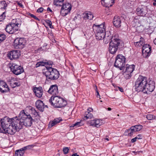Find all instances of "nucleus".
I'll return each instance as SVG.
<instances>
[{"label": "nucleus", "instance_id": "7ed1b4c3", "mask_svg": "<svg viewBox=\"0 0 156 156\" xmlns=\"http://www.w3.org/2000/svg\"><path fill=\"white\" fill-rule=\"evenodd\" d=\"M49 102L52 105L56 108H62L67 104L66 100L58 96H51L49 100Z\"/></svg>", "mask_w": 156, "mask_h": 156}, {"label": "nucleus", "instance_id": "58836bf2", "mask_svg": "<svg viewBox=\"0 0 156 156\" xmlns=\"http://www.w3.org/2000/svg\"><path fill=\"white\" fill-rule=\"evenodd\" d=\"M6 38V36L4 34H0V43L4 40Z\"/></svg>", "mask_w": 156, "mask_h": 156}, {"label": "nucleus", "instance_id": "412c9836", "mask_svg": "<svg viewBox=\"0 0 156 156\" xmlns=\"http://www.w3.org/2000/svg\"><path fill=\"white\" fill-rule=\"evenodd\" d=\"M35 105L36 108L41 112L44 111L45 106L47 107V105H44L43 101L40 100H37L35 103Z\"/></svg>", "mask_w": 156, "mask_h": 156}, {"label": "nucleus", "instance_id": "b1692460", "mask_svg": "<svg viewBox=\"0 0 156 156\" xmlns=\"http://www.w3.org/2000/svg\"><path fill=\"white\" fill-rule=\"evenodd\" d=\"M113 23L114 25L117 27H119L121 26V20L119 16H115L113 19Z\"/></svg>", "mask_w": 156, "mask_h": 156}, {"label": "nucleus", "instance_id": "864d4df0", "mask_svg": "<svg viewBox=\"0 0 156 156\" xmlns=\"http://www.w3.org/2000/svg\"><path fill=\"white\" fill-rule=\"evenodd\" d=\"M34 108L32 107L31 106H27L26 107V109L27 110H31V111H32V110H33V109H34Z\"/></svg>", "mask_w": 156, "mask_h": 156}, {"label": "nucleus", "instance_id": "4d7b16f0", "mask_svg": "<svg viewBox=\"0 0 156 156\" xmlns=\"http://www.w3.org/2000/svg\"><path fill=\"white\" fill-rule=\"evenodd\" d=\"M118 89H119V90H120L121 92H123V88H122L118 87Z\"/></svg>", "mask_w": 156, "mask_h": 156}, {"label": "nucleus", "instance_id": "de8ad7c7", "mask_svg": "<svg viewBox=\"0 0 156 156\" xmlns=\"http://www.w3.org/2000/svg\"><path fill=\"white\" fill-rule=\"evenodd\" d=\"M30 147H31V146H30V145H28V146H26L25 147H23L21 148V150L22 151H24L25 150H26L27 149H28Z\"/></svg>", "mask_w": 156, "mask_h": 156}, {"label": "nucleus", "instance_id": "cd10ccee", "mask_svg": "<svg viewBox=\"0 0 156 156\" xmlns=\"http://www.w3.org/2000/svg\"><path fill=\"white\" fill-rule=\"evenodd\" d=\"M144 43V40L143 38L141 37L140 38V40L139 41L136 42L134 43V44L136 46L140 47Z\"/></svg>", "mask_w": 156, "mask_h": 156}, {"label": "nucleus", "instance_id": "5fc2aeb1", "mask_svg": "<svg viewBox=\"0 0 156 156\" xmlns=\"http://www.w3.org/2000/svg\"><path fill=\"white\" fill-rule=\"evenodd\" d=\"M137 139H141L142 138V136L141 134H139L136 137Z\"/></svg>", "mask_w": 156, "mask_h": 156}, {"label": "nucleus", "instance_id": "13d9d810", "mask_svg": "<svg viewBox=\"0 0 156 156\" xmlns=\"http://www.w3.org/2000/svg\"><path fill=\"white\" fill-rule=\"evenodd\" d=\"M106 138H105L104 139V141L107 140V141H108L109 140V139L108 138V136H106Z\"/></svg>", "mask_w": 156, "mask_h": 156}, {"label": "nucleus", "instance_id": "ddd939ff", "mask_svg": "<svg viewBox=\"0 0 156 156\" xmlns=\"http://www.w3.org/2000/svg\"><path fill=\"white\" fill-rule=\"evenodd\" d=\"M93 28L94 32H105V23H103L98 25L94 24L93 25Z\"/></svg>", "mask_w": 156, "mask_h": 156}, {"label": "nucleus", "instance_id": "a18cd8bd", "mask_svg": "<svg viewBox=\"0 0 156 156\" xmlns=\"http://www.w3.org/2000/svg\"><path fill=\"white\" fill-rule=\"evenodd\" d=\"M69 13L70 12L71 10L73 9H75V7L73 6V5H72L71 4L69 3Z\"/></svg>", "mask_w": 156, "mask_h": 156}, {"label": "nucleus", "instance_id": "ea45409f", "mask_svg": "<svg viewBox=\"0 0 156 156\" xmlns=\"http://www.w3.org/2000/svg\"><path fill=\"white\" fill-rule=\"evenodd\" d=\"M45 21L51 28H54L53 26L52 25V22L50 20H46Z\"/></svg>", "mask_w": 156, "mask_h": 156}, {"label": "nucleus", "instance_id": "e433bc0d", "mask_svg": "<svg viewBox=\"0 0 156 156\" xmlns=\"http://www.w3.org/2000/svg\"><path fill=\"white\" fill-rule=\"evenodd\" d=\"M133 126L136 132L140 131L143 127L142 126L140 125H136Z\"/></svg>", "mask_w": 156, "mask_h": 156}, {"label": "nucleus", "instance_id": "1a4fd4ad", "mask_svg": "<svg viewBox=\"0 0 156 156\" xmlns=\"http://www.w3.org/2000/svg\"><path fill=\"white\" fill-rule=\"evenodd\" d=\"M25 43V42L23 39L18 38L14 40L13 45L16 48L21 49L23 48Z\"/></svg>", "mask_w": 156, "mask_h": 156}, {"label": "nucleus", "instance_id": "6ab92c4d", "mask_svg": "<svg viewBox=\"0 0 156 156\" xmlns=\"http://www.w3.org/2000/svg\"><path fill=\"white\" fill-rule=\"evenodd\" d=\"M48 92L53 95H57L58 92L57 86L56 85H51L48 90Z\"/></svg>", "mask_w": 156, "mask_h": 156}, {"label": "nucleus", "instance_id": "c85d7f7f", "mask_svg": "<svg viewBox=\"0 0 156 156\" xmlns=\"http://www.w3.org/2000/svg\"><path fill=\"white\" fill-rule=\"evenodd\" d=\"M128 131L129 132L128 135L130 136H132L134 133L136 132L133 126H131L130 129H129Z\"/></svg>", "mask_w": 156, "mask_h": 156}, {"label": "nucleus", "instance_id": "20e7f679", "mask_svg": "<svg viewBox=\"0 0 156 156\" xmlns=\"http://www.w3.org/2000/svg\"><path fill=\"white\" fill-rule=\"evenodd\" d=\"M47 71L44 73L48 80L57 79L59 76L58 71L51 67H46Z\"/></svg>", "mask_w": 156, "mask_h": 156}, {"label": "nucleus", "instance_id": "f3484780", "mask_svg": "<svg viewBox=\"0 0 156 156\" xmlns=\"http://www.w3.org/2000/svg\"><path fill=\"white\" fill-rule=\"evenodd\" d=\"M9 88L7 84L3 81L0 80V91L2 93L9 91Z\"/></svg>", "mask_w": 156, "mask_h": 156}, {"label": "nucleus", "instance_id": "052dcab7", "mask_svg": "<svg viewBox=\"0 0 156 156\" xmlns=\"http://www.w3.org/2000/svg\"><path fill=\"white\" fill-rule=\"evenodd\" d=\"M96 92L97 93V97L99 98L100 97V95H99L98 92L97 90Z\"/></svg>", "mask_w": 156, "mask_h": 156}, {"label": "nucleus", "instance_id": "7c9ffc66", "mask_svg": "<svg viewBox=\"0 0 156 156\" xmlns=\"http://www.w3.org/2000/svg\"><path fill=\"white\" fill-rule=\"evenodd\" d=\"M24 153V151H22L20 149L16 151L15 156H22Z\"/></svg>", "mask_w": 156, "mask_h": 156}, {"label": "nucleus", "instance_id": "0eeeda50", "mask_svg": "<svg viewBox=\"0 0 156 156\" xmlns=\"http://www.w3.org/2000/svg\"><path fill=\"white\" fill-rule=\"evenodd\" d=\"M125 57L122 55H119L117 56L114 63V66L119 68L120 70L122 69V68L124 66L125 63Z\"/></svg>", "mask_w": 156, "mask_h": 156}, {"label": "nucleus", "instance_id": "f03ea898", "mask_svg": "<svg viewBox=\"0 0 156 156\" xmlns=\"http://www.w3.org/2000/svg\"><path fill=\"white\" fill-rule=\"evenodd\" d=\"M147 84V78L142 76H139L134 84L135 90L138 92L144 91Z\"/></svg>", "mask_w": 156, "mask_h": 156}, {"label": "nucleus", "instance_id": "a211bd4d", "mask_svg": "<svg viewBox=\"0 0 156 156\" xmlns=\"http://www.w3.org/2000/svg\"><path fill=\"white\" fill-rule=\"evenodd\" d=\"M110 40L111 41L109 44L118 47L121 42L120 39L117 38L115 35L113 36L111 38H110Z\"/></svg>", "mask_w": 156, "mask_h": 156}, {"label": "nucleus", "instance_id": "3c124183", "mask_svg": "<svg viewBox=\"0 0 156 156\" xmlns=\"http://www.w3.org/2000/svg\"><path fill=\"white\" fill-rule=\"evenodd\" d=\"M44 9L42 7H40L37 9V12H38L41 13L43 11Z\"/></svg>", "mask_w": 156, "mask_h": 156}, {"label": "nucleus", "instance_id": "39448f33", "mask_svg": "<svg viewBox=\"0 0 156 156\" xmlns=\"http://www.w3.org/2000/svg\"><path fill=\"white\" fill-rule=\"evenodd\" d=\"M19 19H13L11 22L6 26L5 31L9 34H13L19 29L20 24Z\"/></svg>", "mask_w": 156, "mask_h": 156}, {"label": "nucleus", "instance_id": "37998d69", "mask_svg": "<svg viewBox=\"0 0 156 156\" xmlns=\"http://www.w3.org/2000/svg\"><path fill=\"white\" fill-rule=\"evenodd\" d=\"M28 15L29 16H30L31 17L37 20H38V21L40 20L37 17H36V16H35L34 15V14L29 13V14H28Z\"/></svg>", "mask_w": 156, "mask_h": 156}, {"label": "nucleus", "instance_id": "2eb2a0df", "mask_svg": "<svg viewBox=\"0 0 156 156\" xmlns=\"http://www.w3.org/2000/svg\"><path fill=\"white\" fill-rule=\"evenodd\" d=\"M20 54L17 50L12 51H10L7 54V57L10 60L16 59L19 58Z\"/></svg>", "mask_w": 156, "mask_h": 156}, {"label": "nucleus", "instance_id": "680f3d73", "mask_svg": "<svg viewBox=\"0 0 156 156\" xmlns=\"http://www.w3.org/2000/svg\"><path fill=\"white\" fill-rule=\"evenodd\" d=\"M87 110L88 111L90 112H91L93 111V109L92 108H90L87 109Z\"/></svg>", "mask_w": 156, "mask_h": 156}, {"label": "nucleus", "instance_id": "774afa93", "mask_svg": "<svg viewBox=\"0 0 156 156\" xmlns=\"http://www.w3.org/2000/svg\"><path fill=\"white\" fill-rule=\"evenodd\" d=\"M154 43L156 45V38L155 39L154 41Z\"/></svg>", "mask_w": 156, "mask_h": 156}, {"label": "nucleus", "instance_id": "69168bd1", "mask_svg": "<svg viewBox=\"0 0 156 156\" xmlns=\"http://www.w3.org/2000/svg\"><path fill=\"white\" fill-rule=\"evenodd\" d=\"M153 1L154 2H153V4L155 6L156 5V0H153Z\"/></svg>", "mask_w": 156, "mask_h": 156}, {"label": "nucleus", "instance_id": "f8f14e48", "mask_svg": "<svg viewBox=\"0 0 156 156\" xmlns=\"http://www.w3.org/2000/svg\"><path fill=\"white\" fill-rule=\"evenodd\" d=\"M151 47L149 44L143 45L142 52L144 56L146 58L150 55L151 53Z\"/></svg>", "mask_w": 156, "mask_h": 156}, {"label": "nucleus", "instance_id": "6e6552de", "mask_svg": "<svg viewBox=\"0 0 156 156\" xmlns=\"http://www.w3.org/2000/svg\"><path fill=\"white\" fill-rule=\"evenodd\" d=\"M147 6L141 5L139 6L136 10V13L139 16H146L148 12Z\"/></svg>", "mask_w": 156, "mask_h": 156}, {"label": "nucleus", "instance_id": "c756f323", "mask_svg": "<svg viewBox=\"0 0 156 156\" xmlns=\"http://www.w3.org/2000/svg\"><path fill=\"white\" fill-rule=\"evenodd\" d=\"M46 65V60H43V61H40L37 62L36 65V68L40 66H44Z\"/></svg>", "mask_w": 156, "mask_h": 156}, {"label": "nucleus", "instance_id": "603ef678", "mask_svg": "<svg viewBox=\"0 0 156 156\" xmlns=\"http://www.w3.org/2000/svg\"><path fill=\"white\" fill-rule=\"evenodd\" d=\"M46 65H48L49 66L53 64V62L52 61L46 60Z\"/></svg>", "mask_w": 156, "mask_h": 156}, {"label": "nucleus", "instance_id": "f257e3e1", "mask_svg": "<svg viewBox=\"0 0 156 156\" xmlns=\"http://www.w3.org/2000/svg\"><path fill=\"white\" fill-rule=\"evenodd\" d=\"M19 117L20 119H18L13 121L12 123L9 124L5 129H0V133L13 135L18 129H22L25 123H26V125L28 126H31L32 125L33 119L32 117L27 113H25L24 110L20 112Z\"/></svg>", "mask_w": 156, "mask_h": 156}, {"label": "nucleus", "instance_id": "72a5a7b5", "mask_svg": "<svg viewBox=\"0 0 156 156\" xmlns=\"http://www.w3.org/2000/svg\"><path fill=\"white\" fill-rule=\"evenodd\" d=\"M7 4L5 1H2L0 2V9H6Z\"/></svg>", "mask_w": 156, "mask_h": 156}, {"label": "nucleus", "instance_id": "6e6d98bb", "mask_svg": "<svg viewBox=\"0 0 156 156\" xmlns=\"http://www.w3.org/2000/svg\"><path fill=\"white\" fill-rule=\"evenodd\" d=\"M137 139V137H136L135 138H133L131 140V142L133 143L136 140V139Z\"/></svg>", "mask_w": 156, "mask_h": 156}, {"label": "nucleus", "instance_id": "e2e57ef3", "mask_svg": "<svg viewBox=\"0 0 156 156\" xmlns=\"http://www.w3.org/2000/svg\"><path fill=\"white\" fill-rule=\"evenodd\" d=\"M18 4L21 7H23V5H22V4L21 3L19 2L18 3Z\"/></svg>", "mask_w": 156, "mask_h": 156}, {"label": "nucleus", "instance_id": "c9c22d12", "mask_svg": "<svg viewBox=\"0 0 156 156\" xmlns=\"http://www.w3.org/2000/svg\"><path fill=\"white\" fill-rule=\"evenodd\" d=\"M64 0H54V3L55 5L56 6H61L62 5L60 4V3H62Z\"/></svg>", "mask_w": 156, "mask_h": 156}, {"label": "nucleus", "instance_id": "423d86ee", "mask_svg": "<svg viewBox=\"0 0 156 156\" xmlns=\"http://www.w3.org/2000/svg\"><path fill=\"white\" fill-rule=\"evenodd\" d=\"M18 119V118L17 116L11 118H9L7 116L4 117L0 120L1 125L2 128V129H5L9 126V124L12 123V122L13 121Z\"/></svg>", "mask_w": 156, "mask_h": 156}, {"label": "nucleus", "instance_id": "f704fd0d", "mask_svg": "<svg viewBox=\"0 0 156 156\" xmlns=\"http://www.w3.org/2000/svg\"><path fill=\"white\" fill-rule=\"evenodd\" d=\"M31 114L34 116V117H37V118H38V117L39 116L38 112L35 110L34 108L33 109V110H32Z\"/></svg>", "mask_w": 156, "mask_h": 156}, {"label": "nucleus", "instance_id": "8fccbe9b", "mask_svg": "<svg viewBox=\"0 0 156 156\" xmlns=\"http://www.w3.org/2000/svg\"><path fill=\"white\" fill-rule=\"evenodd\" d=\"M20 85V83L19 82H15L13 84V87H16L19 86Z\"/></svg>", "mask_w": 156, "mask_h": 156}, {"label": "nucleus", "instance_id": "4468645a", "mask_svg": "<svg viewBox=\"0 0 156 156\" xmlns=\"http://www.w3.org/2000/svg\"><path fill=\"white\" fill-rule=\"evenodd\" d=\"M155 88L154 83L153 81H150L149 83L147 82L146 87L145 88L144 93L148 94L153 91Z\"/></svg>", "mask_w": 156, "mask_h": 156}, {"label": "nucleus", "instance_id": "0e129e2a", "mask_svg": "<svg viewBox=\"0 0 156 156\" xmlns=\"http://www.w3.org/2000/svg\"><path fill=\"white\" fill-rule=\"evenodd\" d=\"M70 127L71 128V129H73V128H72V127H76V126H74V124H73V125H71V126H70Z\"/></svg>", "mask_w": 156, "mask_h": 156}, {"label": "nucleus", "instance_id": "5701e85b", "mask_svg": "<svg viewBox=\"0 0 156 156\" xmlns=\"http://www.w3.org/2000/svg\"><path fill=\"white\" fill-rule=\"evenodd\" d=\"M115 0H101V4L106 7H109L112 6L114 3Z\"/></svg>", "mask_w": 156, "mask_h": 156}, {"label": "nucleus", "instance_id": "c03bdc74", "mask_svg": "<svg viewBox=\"0 0 156 156\" xmlns=\"http://www.w3.org/2000/svg\"><path fill=\"white\" fill-rule=\"evenodd\" d=\"M63 151L64 154H67L68 152V147H65L64 148Z\"/></svg>", "mask_w": 156, "mask_h": 156}, {"label": "nucleus", "instance_id": "2f4dec72", "mask_svg": "<svg viewBox=\"0 0 156 156\" xmlns=\"http://www.w3.org/2000/svg\"><path fill=\"white\" fill-rule=\"evenodd\" d=\"M85 115L84 117V119L86 120L88 119H91L93 116V115L89 112H85Z\"/></svg>", "mask_w": 156, "mask_h": 156}, {"label": "nucleus", "instance_id": "9b49d317", "mask_svg": "<svg viewBox=\"0 0 156 156\" xmlns=\"http://www.w3.org/2000/svg\"><path fill=\"white\" fill-rule=\"evenodd\" d=\"M95 33L96 37L97 40H100L103 39L105 43H108L110 41V37L108 36H107V38L105 37V32Z\"/></svg>", "mask_w": 156, "mask_h": 156}, {"label": "nucleus", "instance_id": "473e14b6", "mask_svg": "<svg viewBox=\"0 0 156 156\" xmlns=\"http://www.w3.org/2000/svg\"><path fill=\"white\" fill-rule=\"evenodd\" d=\"M123 75L126 79H130L131 76V74L126 71L123 73Z\"/></svg>", "mask_w": 156, "mask_h": 156}, {"label": "nucleus", "instance_id": "aec40b11", "mask_svg": "<svg viewBox=\"0 0 156 156\" xmlns=\"http://www.w3.org/2000/svg\"><path fill=\"white\" fill-rule=\"evenodd\" d=\"M68 3L63 4L61 10V14L63 16L68 13Z\"/></svg>", "mask_w": 156, "mask_h": 156}, {"label": "nucleus", "instance_id": "09e8293b", "mask_svg": "<svg viewBox=\"0 0 156 156\" xmlns=\"http://www.w3.org/2000/svg\"><path fill=\"white\" fill-rule=\"evenodd\" d=\"M74 126H76V127H78L81 126V123L80 122H77L74 124Z\"/></svg>", "mask_w": 156, "mask_h": 156}, {"label": "nucleus", "instance_id": "9d476101", "mask_svg": "<svg viewBox=\"0 0 156 156\" xmlns=\"http://www.w3.org/2000/svg\"><path fill=\"white\" fill-rule=\"evenodd\" d=\"M12 72L16 75H19L23 72L24 70L22 67L17 65L13 64L11 67Z\"/></svg>", "mask_w": 156, "mask_h": 156}, {"label": "nucleus", "instance_id": "338daca9", "mask_svg": "<svg viewBox=\"0 0 156 156\" xmlns=\"http://www.w3.org/2000/svg\"><path fill=\"white\" fill-rule=\"evenodd\" d=\"M72 156H79L78 155H77V154H74L72 155Z\"/></svg>", "mask_w": 156, "mask_h": 156}, {"label": "nucleus", "instance_id": "4be33fe9", "mask_svg": "<svg viewBox=\"0 0 156 156\" xmlns=\"http://www.w3.org/2000/svg\"><path fill=\"white\" fill-rule=\"evenodd\" d=\"M33 90L37 97L40 98L43 95V89L41 87H34L33 89Z\"/></svg>", "mask_w": 156, "mask_h": 156}, {"label": "nucleus", "instance_id": "79ce46f5", "mask_svg": "<svg viewBox=\"0 0 156 156\" xmlns=\"http://www.w3.org/2000/svg\"><path fill=\"white\" fill-rule=\"evenodd\" d=\"M5 12H3L0 15V21H2L5 19Z\"/></svg>", "mask_w": 156, "mask_h": 156}, {"label": "nucleus", "instance_id": "dca6fc26", "mask_svg": "<svg viewBox=\"0 0 156 156\" xmlns=\"http://www.w3.org/2000/svg\"><path fill=\"white\" fill-rule=\"evenodd\" d=\"M102 121L101 119H98L90 120L89 122L90 126L98 128L103 124Z\"/></svg>", "mask_w": 156, "mask_h": 156}, {"label": "nucleus", "instance_id": "bb28decb", "mask_svg": "<svg viewBox=\"0 0 156 156\" xmlns=\"http://www.w3.org/2000/svg\"><path fill=\"white\" fill-rule=\"evenodd\" d=\"M134 68L135 66L134 65H129L127 64L126 65L125 71L131 74L134 70Z\"/></svg>", "mask_w": 156, "mask_h": 156}, {"label": "nucleus", "instance_id": "bf43d9fd", "mask_svg": "<svg viewBox=\"0 0 156 156\" xmlns=\"http://www.w3.org/2000/svg\"><path fill=\"white\" fill-rule=\"evenodd\" d=\"M47 10L48 11H49L50 12H52V10L51 9L49 8V7H48L47 8Z\"/></svg>", "mask_w": 156, "mask_h": 156}, {"label": "nucleus", "instance_id": "a19ab883", "mask_svg": "<svg viewBox=\"0 0 156 156\" xmlns=\"http://www.w3.org/2000/svg\"><path fill=\"white\" fill-rule=\"evenodd\" d=\"M55 124H56L54 121H50L48 124V127L50 128Z\"/></svg>", "mask_w": 156, "mask_h": 156}, {"label": "nucleus", "instance_id": "393cba45", "mask_svg": "<svg viewBox=\"0 0 156 156\" xmlns=\"http://www.w3.org/2000/svg\"><path fill=\"white\" fill-rule=\"evenodd\" d=\"M83 18L85 20H91L94 17V16L92 12L90 11L85 12L83 14Z\"/></svg>", "mask_w": 156, "mask_h": 156}, {"label": "nucleus", "instance_id": "4c0bfd02", "mask_svg": "<svg viewBox=\"0 0 156 156\" xmlns=\"http://www.w3.org/2000/svg\"><path fill=\"white\" fill-rule=\"evenodd\" d=\"M147 119L148 120H151L153 119H155V117L153 115L148 114L146 116Z\"/></svg>", "mask_w": 156, "mask_h": 156}, {"label": "nucleus", "instance_id": "49530a36", "mask_svg": "<svg viewBox=\"0 0 156 156\" xmlns=\"http://www.w3.org/2000/svg\"><path fill=\"white\" fill-rule=\"evenodd\" d=\"M61 120V119L60 118L55 119L54 120V121H55L56 124L59 122Z\"/></svg>", "mask_w": 156, "mask_h": 156}, {"label": "nucleus", "instance_id": "a878e982", "mask_svg": "<svg viewBox=\"0 0 156 156\" xmlns=\"http://www.w3.org/2000/svg\"><path fill=\"white\" fill-rule=\"evenodd\" d=\"M118 48V47L109 44L108 48L109 51L110 53L113 54L116 53Z\"/></svg>", "mask_w": 156, "mask_h": 156}]
</instances>
